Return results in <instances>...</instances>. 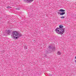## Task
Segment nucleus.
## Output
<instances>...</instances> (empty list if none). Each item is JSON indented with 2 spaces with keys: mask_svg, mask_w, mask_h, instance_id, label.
Returning <instances> with one entry per match:
<instances>
[{
  "mask_svg": "<svg viewBox=\"0 0 76 76\" xmlns=\"http://www.w3.org/2000/svg\"><path fill=\"white\" fill-rule=\"evenodd\" d=\"M55 48H53V51L54 50V49H55Z\"/></svg>",
  "mask_w": 76,
  "mask_h": 76,
  "instance_id": "11",
  "label": "nucleus"
},
{
  "mask_svg": "<svg viewBox=\"0 0 76 76\" xmlns=\"http://www.w3.org/2000/svg\"><path fill=\"white\" fill-rule=\"evenodd\" d=\"M57 54L58 55H61V52H60V51H58Z\"/></svg>",
  "mask_w": 76,
  "mask_h": 76,
  "instance_id": "7",
  "label": "nucleus"
},
{
  "mask_svg": "<svg viewBox=\"0 0 76 76\" xmlns=\"http://www.w3.org/2000/svg\"><path fill=\"white\" fill-rule=\"evenodd\" d=\"M11 36L13 37L14 39H16L17 38H19L22 36V34H20L16 31H12V34L11 35Z\"/></svg>",
  "mask_w": 76,
  "mask_h": 76,
  "instance_id": "2",
  "label": "nucleus"
},
{
  "mask_svg": "<svg viewBox=\"0 0 76 76\" xmlns=\"http://www.w3.org/2000/svg\"><path fill=\"white\" fill-rule=\"evenodd\" d=\"M10 32H11V31L10 30H8L7 31V33L8 34H10Z\"/></svg>",
  "mask_w": 76,
  "mask_h": 76,
  "instance_id": "5",
  "label": "nucleus"
},
{
  "mask_svg": "<svg viewBox=\"0 0 76 76\" xmlns=\"http://www.w3.org/2000/svg\"><path fill=\"white\" fill-rule=\"evenodd\" d=\"M7 8H10V7H9V6H8L7 7Z\"/></svg>",
  "mask_w": 76,
  "mask_h": 76,
  "instance_id": "10",
  "label": "nucleus"
},
{
  "mask_svg": "<svg viewBox=\"0 0 76 76\" xmlns=\"http://www.w3.org/2000/svg\"><path fill=\"white\" fill-rule=\"evenodd\" d=\"M56 32L58 34L63 35L64 32V30L63 28V26L62 25H60L59 28H57L56 29Z\"/></svg>",
  "mask_w": 76,
  "mask_h": 76,
  "instance_id": "1",
  "label": "nucleus"
},
{
  "mask_svg": "<svg viewBox=\"0 0 76 76\" xmlns=\"http://www.w3.org/2000/svg\"><path fill=\"white\" fill-rule=\"evenodd\" d=\"M18 10H19V9H18Z\"/></svg>",
  "mask_w": 76,
  "mask_h": 76,
  "instance_id": "15",
  "label": "nucleus"
},
{
  "mask_svg": "<svg viewBox=\"0 0 76 76\" xmlns=\"http://www.w3.org/2000/svg\"><path fill=\"white\" fill-rule=\"evenodd\" d=\"M25 1H27L29 3H31L34 0H23Z\"/></svg>",
  "mask_w": 76,
  "mask_h": 76,
  "instance_id": "3",
  "label": "nucleus"
},
{
  "mask_svg": "<svg viewBox=\"0 0 76 76\" xmlns=\"http://www.w3.org/2000/svg\"><path fill=\"white\" fill-rule=\"evenodd\" d=\"M65 13V12H63L60 13V15H62V16H63V15H64Z\"/></svg>",
  "mask_w": 76,
  "mask_h": 76,
  "instance_id": "4",
  "label": "nucleus"
},
{
  "mask_svg": "<svg viewBox=\"0 0 76 76\" xmlns=\"http://www.w3.org/2000/svg\"><path fill=\"white\" fill-rule=\"evenodd\" d=\"M60 12H65V10H63V9H60L59 10Z\"/></svg>",
  "mask_w": 76,
  "mask_h": 76,
  "instance_id": "6",
  "label": "nucleus"
},
{
  "mask_svg": "<svg viewBox=\"0 0 76 76\" xmlns=\"http://www.w3.org/2000/svg\"><path fill=\"white\" fill-rule=\"evenodd\" d=\"M65 18V17H64V16L61 17V19H63V18Z\"/></svg>",
  "mask_w": 76,
  "mask_h": 76,
  "instance_id": "9",
  "label": "nucleus"
},
{
  "mask_svg": "<svg viewBox=\"0 0 76 76\" xmlns=\"http://www.w3.org/2000/svg\"><path fill=\"white\" fill-rule=\"evenodd\" d=\"M75 58L76 59V56L75 57Z\"/></svg>",
  "mask_w": 76,
  "mask_h": 76,
  "instance_id": "13",
  "label": "nucleus"
},
{
  "mask_svg": "<svg viewBox=\"0 0 76 76\" xmlns=\"http://www.w3.org/2000/svg\"><path fill=\"white\" fill-rule=\"evenodd\" d=\"M75 62L76 63V60H75Z\"/></svg>",
  "mask_w": 76,
  "mask_h": 76,
  "instance_id": "12",
  "label": "nucleus"
},
{
  "mask_svg": "<svg viewBox=\"0 0 76 76\" xmlns=\"http://www.w3.org/2000/svg\"><path fill=\"white\" fill-rule=\"evenodd\" d=\"M48 48L49 49L52 48V47H51V45H49V46Z\"/></svg>",
  "mask_w": 76,
  "mask_h": 76,
  "instance_id": "8",
  "label": "nucleus"
},
{
  "mask_svg": "<svg viewBox=\"0 0 76 76\" xmlns=\"http://www.w3.org/2000/svg\"><path fill=\"white\" fill-rule=\"evenodd\" d=\"M26 49H27V48H26Z\"/></svg>",
  "mask_w": 76,
  "mask_h": 76,
  "instance_id": "14",
  "label": "nucleus"
}]
</instances>
